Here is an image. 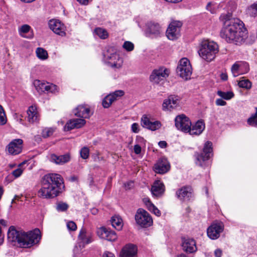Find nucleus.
I'll use <instances>...</instances> for the list:
<instances>
[{"mask_svg":"<svg viewBox=\"0 0 257 257\" xmlns=\"http://www.w3.org/2000/svg\"><path fill=\"white\" fill-rule=\"evenodd\" d=\"M36 53L37 56L41 60H46L48 56L47 51L40 47L37 48Z\"/></svg>","mask_w":257,"mask_h":257,"instance_id":"obj_35","label":"nucleus"},{"mask_svg":"<svg viewBox=\"0 0 257 257\" xmlns=\"http://www.w3.org/2000/svg\"><path fill=\"white\" fill-rule=\"evenodd\" d=\"M49 26L54 33L62 37L65 36V26L59 20H51L49 22Z\"/></svg>","mask_w":257,"mask_h":257,"instance_id":"obj_21","label":"nucleus"},{"mask_svg":"<svg viewBox=\"0 0 257 257\" xmlns=\"http://www.w3.org/2000/svg\"><path fill=\"white\" fill-rule=\"evenodd\" d=\"M170 166L167 159L162 158L158 160L154 167V170L158 174H165L170 169Z\"/></svg>","mask_w":257,"mask_h":257,"instance_id":"obj_18","label":"nucleus"},{"mask_svg":"<svg viewBox=\"0 0 257 257\" xmlns=\"http://www.w3.org/2000/svg\"><path fill=\"white\" fill-rule=\"evenodd\" d=\"M211 156H212V143L207 141L204 144L203 152L196 156V164L202 167L208 165L207 161Z\"/></svg>","mask_w":257,"mask_h":257,"instance_id":"obj_7","label":"nucleus"},{"mask_svg":"<svg viewBox=\"0 0 257 257\" xmlns=\"http://www.w3.org/2000/svg\"><path fill=\"white\" fill-rule=\"evenodd\" d=\"M247 14L251 17L257 15V3L252 4L248 8Z\"/></svg>","mask_w":257,"mask_h":257,"instance_id":"obj_38","label":"nucleus"},{"mask_svg":"<svg viewBox=\"0 0 257 257\" xmlns=\"http://www.w3.org/2000/svg\"><path fill=\"white\" fill-rule=\"evenodd\" d=\"M248 63L244 61H237L231 67V72L234 77L245 74L249 71Z\"/></svg>","mask_w":257,"mask_h":257,"instance_id":"obj_15","label":"nucleus"},{"mask_svg":"<svg viewBox=\"0 0 257 257\" xmlns=\"http://www.w3.org/2000/svg\"><path fill=\"white\" fill-rule=\"evenodd\" d=\"M176 128L184 133H188L192 124L189 118L184 114L177 116L175 119Z\"/></svg>","mask_w":257,"mask_h":257,"instance_id":"obj_12","label":"nucleus"},{"mask_svg":"<svg viewBox=\"0 0 257 257\" xmlns=\"http://www.w3.org/2000/svg\"><path fill=\"white\" fill-rule=\"evenodd\" d=\"M182 247L184 251L189 253H192L197 250L195 241L190 238L183 239Z\"/></svg>","mask_w":257,"mask_h":257,"instance_id":"obj_29","label":"nucleus"},{"mask_svg":"<svg viewBox=\"0 0 257 257\" xmlns=\"http://www.w3.org/2000/svg\"><path fill=\"white\" fill-rule=\"evenodd\" d=\"M135 219L137 223L143 227H149L153 224V219L149 213L142 208L138 209Z\"/></svg>","mask_w":257,"mask_h":257,"instance_id":"obj_9","label":"nucleus"},{"mask_svg":"<svg viewBox=\"0 0 257 257\" xmlns=\"http://www.w3.org/2000/svg\"><path fill=\"white\" fill-rule=\"evenodd\" d=\"M134 186V182L130 181L124 184V187L126 189H130Z\"/></svg>","mask_w":257,"mask_h":257,"instance_id":"obj_53","label":"nucleus"},{"mask_svg":"<svg viewBox=\"0 0 257 257\" xmlns=\"http://www.w3.org/2000/svg\"><path fill=\"white\" fill-rule=\"evenodd\" d=\"M177 257H187V256L185 254H180Z\"/></svg>","mask_w":257,"mask_h":257,"instance_id":"obj_62","label":"nucleus"},{"mask_svg":"<svg viewBox=\"0 0 257 257\" xmlns=\"http://www.w3.org/2000/svg\"><path fill=\"white\" fill-rule=\"evenodd\" d=\"M103 257H114V256L110 252H105L103 253Z\"/></svg>","mask_w":257,"mask_h":257,"instance_id":"obj_58","label":"nucleus"},{"mask_svg":"<svg viewBox=\"0 0 257 257\" xmlns=\"http://www.w3.org/2000/svg\"><path fill=\"white\" fill-rule=\"evenodd\" d=\"M78 247L77 246H75L74 249V257H76V253L75 252H76V250H78Z\"/></svg>","mask_w":257,"mask_h":257,"instance_id":"obj_61","label":"nucleus"},{"mask_svg":"<svg viewBox=\"0 0 257 257\" xmlns=\"http://www.w3.org/2000/svg\"><path fill=\"white\" fill-rule=\"evenodd\" d=\"M18 197L16 196L15 198L12 200V203H13L15 202V200L18 198Z\"/></svg>","mask_w":257,"mask_h":257,"instance_id":"obj_63","label":"nucleus"},{"mask_svg":"<svg viewBox=\"0 0 257 257\" xmlns=\"http://www.w3.org/2000/svg\"><path fill=\"white\" fill-rule=\"evenodd\" d=\"M179 96L170 95L164 100L162 104L163 110L164 111H171L179 105Z\"/></svg>","mask_w":257,"mask_h":257,"instance_id":"obj_17","label":"nucleus"},{"mask_svg":"<svg viewBox=\"0 0 257 257\" xmlns=\"http://www.w3.org/2000/svg\"><path fill=\"white\" fill-rule=\"evenodd\" d=\"M55 131V129L52 127L46 128L42 131V135L44 138H47L52 136Z\"/></svg>","mask_w":257,"mask_h":257,"instance_id":"obj_44","label":"nucleus"},{"mask_svg":"<svg viewBox=\"0 0 257 257\" xmlns=\"http://www.w3.org/2000/svg\"><path fill=\"white\" fill-rule=\"evenodd\" d=\"M134 152L136 154L139 155L141 153L142 148L139 145H135L134 146Z\"/></svg>","mask_w":257,"mask_h":257,"instance_id":"obj_51","label":"nucleus"},{"mask_svg":"<svg viewBox=\"0 0 257 257\" xmlns=\"http://www.w3.org/2000/svg\"><path fill=\"white\" fill-rule=\"evenodd\" d=\"M214 254L216 257H221L222 255V251L219 249H216L214 251Z\"/></svg>","mask_w":257,"mask_h":257,"instance_id":"obj_56","label":"nucleus"},{"mask_svg":"<svg viewBox=\"0 0 257 257\" xmlns=\"http://www.w3.org/2000/svg\"><path fill=\"white\" fill-rule=\"evenodd\" d=\"M182 26V23L179 21L172 22L169 26L166 35L170 40H173L180 36V29Z\"/></svg>","mask_w":257,"mask_h":257,"instance_id":"obj_11","label":"nucleus"},{"mask_svg":"<svg viewBox=\"0 0 257 257\" xmlns=\"http://www.w3.org/2000/svg\"><path fill=\"white\" fill-rule=\"evenodd\" d=\"M122 48L127 52H131L134 50V44L130 41H125L122 45Z\"/></svg>","mask_w":257,"mask_h":257,"instance_id":"obj_42","label":"nucleus"},{"mask_svg":"<svg viewBox=\"0 0 257 257\" xmlns=\"http://www.w3.org/2000/svg\"><path fill=\"white\" fill-rule=\"evenodd\" d=\"M104 61L110 67L119 69L122 66L123 59L112 48H109L103 54Z\"/></svg>","mask_w":257,"mask_h":257,"instance_id":"obj_6","label":"nucleus"},{"mask_svg":"<svg viewBox=\"0 0 257 257\" xmlns=\"http://www.w3.org/2000/svg\"><path fill=\"white\" fill-rule=\"evenodd\" d=\"M177 73L182 78L187 80L192 74V67L189 60L186 58H182L177 68Z\"/></svg>","mask_w":257,"mask_h":257,"instance_id":"obj_8","label":"nucleus"},{"mask_svg":"<svg viewBox=\"0 0 257 257\" xmlns=\"http://www.w3.org/2000/svg\"><path fill=\"white\" fill-rule=\"evenodd\" d=\"M123 95L124 92L120 90L110 93L103 99L102 103L103 106L104 108H108L114 101Z\"/></svg>","mask_w":257,"mask_h":257,"instance_id":"obj_20","label":"nucleus"},{"mask_svg":"<svg viewBox=\"0 0 257 257\" xmlns=\"http://www.w3.org/2000/svg\"><path fill=\"white\" fill-rule=\"evenodd\" d=\"M78 239L83 244H88L92 241V235L84 228H82L78 235Z\"/></svg>","mask_w":257,"mask_h":257,"instance_id":"obj_31","label":"nucleus"},{"mask_svg":"<svg viewBox=\"0 0 257 257\" xmlns=\"http://www.w3.org/2000/svg\"><path fill=\"white\" fill-rule=\"evenodd\" d=\"M97 212V210L96 209H94L93 211H92V213L93 214H95L96 212Z\"/></svg>","mask_w":257,"mask_h":257,"instance_id":"obj_64","label":"nucleus"},{"mask_svg":"<svg viewBox=\"0 0 257 257\" xmlns=\"http://www.w3.org/2000/svg\"><path fill=\"white\" fill-rule=\"evenodd\" d=\"M169 70L164 67L155 69L150 75V79L152 82L158 84L166 78L169 76Z\"/></svg>","mask_w":257,"mask_h":257,"instance_id":"obj_13","label":"nucleus"},{"mask_svg":"<svg viewBox=\"0 0 257 257\" xmlns=\"http://www.w3.org/2000/svg\"><path fill=\"white\" fill-rule=\"evenodd\" d=\"M23 140L20 139L12 141L8 146L9 153L13 155L20 154L22 150Z\"/></svg>","mask_w":257,"mask_h":257,"instance_id":"obj_22","label":"nucleus"},{"mask_svg":"<svg viewBox=\"0 0 257 257\" xmlns=\"http://www.w3.org/2000/svg\"><path fill=\"white\" fill-rule=\"evenodd\" d=\"M68 208V205L67 203L64 202H59L57 204L56 209L58 211H65Z\"/></svg>","mask_w":257,"mask_h":257,"instance_id":"obj_45","label":"nucleus"},{"mask_svg":"<svg viewBox=\"0 0 257 257\" xmlns=\"http://www.w3.org/2000/svg\"><path fill=\"white\" fill-rule=\"evenodd\" d=\"M220 78H221V80H222L223 81H226L228 79V76L226 73H222L220 74Z\"/></svg>","mask_w":257,"mask_h":257,"instance_id":"obj_57","label":"nucleus"},{"mask_svg":"<svg viewBox=\"0 0 257 257\" xmlns=\"http://www.w3.org/2000/svg\"><path fill=\"white\" fill-rule=\"evenodd\" d=\"M79 4L83 6L88 5L92 0H76Z\"/></svg>","mask_w":257,"mask_h":257,"instance_id":"obj_52","label":"nucleus"},{"mask_svg":"<svg viewBox=\"0 0 257 257\" xmlns=\"http://www.w3.org/2000/svg\"><path fill=\"white\" fill-rule=\"evenodd\" d=\"M247 123L250 125L257 127V108L255 113L248 118Z\"/></svg>","mask_w":257,"mask_h":257,"instance_id":"obj_39","label":"nucleus"},{"mask_svg":"<svg viewBox=\"0 0 257 257\" xmlns=\"http://www.w3.org/2000/svg\"><path fill=\"white\" fill-rule=\"evenodd\" d=\"M7 224V221L4 219H0V224L4 226H6Z\"/></svg>","mask_w":257,"mask_h":257,"instance_id":"obj_59","label":"nucleus"},{"mask_svg":"<svg viewBox=\"0 0 257 257\" xmlns=\"http://www.w3.org/2000/svg\"><path fill=\"white\" fill-rule=\"evenodd\" d=\"M27 120L31 123L37 122L39 120V115L35 106H31L27 110Z\"/></svg>","mask_w":257,"mask_h":257,"instance_id":"obj_27","label":"nucleus"},{"mask_svg":"<svg viewBox=\"0 0 257 257\" xmlns=\"http://www.w3.org/2000/svg\"><path fill=\"white\" fill-rule=\"evenodd\" d=\"M23 173V170L21 168H18L12 172V174L15 178L20 177Z\"/></svg>","mask_w":257,"mask_h":257,"instance_id":"obj_48","label":"nucleus"},{"mask_svg":"<svg viewBox=\"0 0 257 257\" xmlns=\"http://www.w3.org/2000/svg\"><path fill=\"white\" fill-rule=\"evenodd\" d=\"M67 227L71 231H74L77 229L76 224L72 221H69L67 223Z\"/></svg>","mask_w":257,"mask_h":257,"instance_id":"obj_47","label":"nucleus"},{"mask_svg":"<svg viewBox=\"0 0 257 257\" xmlns=\"http://www.w3.org/2000/svg\"><path fill=\"white\" fill-rule=\"evenodd\" d=\"M150 207H149V210L152 212L154 214H155L157 216H160L161 215V211L154 205V204H150Z\"/></svg>","mask_w":257,"mask_h":257,"instance_id":"obj_46","label":"nucleus"},{"mask_svg":"<svg viewBox=\"0 0 257 257\" xmlns=\"http://www.w3.org/2000/svg\"><path fill=\"white\" fill-rule=\"evenodd\" d=\"M8 238L10 241L17 242L21 247L30 248L39 242L41 235L38 228L26 232L18 231L11 226L8 232Z\"/></svg>","mask_w":257,"mask_h":257,"instance_id":"obj_3","label":"nucleus"},{"mask_svg":"<svg viewBox=\"0 0 257 257\" xmlns=\"http://www.w3.org/2000/svg\"><path fill=\"white\" fill-rule=\"evenodd\" d=\"M4 190L2 187H0V199H1L2 196L3 194Z\"/></svg>","mask_w":257,"mask_h":257,"instance_id":"obj_60","label":"nucleus"},{"mask_svg":"<svg viewBox=\"0 0 257 257\" xmlns=\"http://www.w3.org/2000/svg\"><path fill=\"white\" fill-rule=\"evenodd\" d=\"M216 8L215 4L212 2H209L206 7V9L213 14L216 13Z\"/></svg>","mask_w":257,"mask_h":257,"instance_id":"obj_41","label":"nucleus"},{"mask_svg":"<svg viewBox=\"0 0 257 257\" xmlns=\"http://www.w3.org/2000/svg\"><path fill=\"white\" fill-rule=\"evenodd\" d=\"M205 128V125L204 121L202 119L198 120L191 126H190L188 133L191 135L199 136L202 133Z\"/></svg>","mask_w":257,"mask_h":257,"instance_id":"obj_26","label":"nucleus"},{"mask_svg":"<svg viewBox=\"0 0 257 257\" xmlns=\"http://www.w3.org/2000/svg\"><path fill=\"white\" fill-rule=\"evenodd\" d=\"M80 154L81 157L83 159H87L89 156V150L86 147H83L80 151Z\"/></svg>","mask_w":257,"mask_h":257,"instance_id":"obj_43","label":"nucleus"},{"mask_svg":"<svg viewBox=\"0 0 257 257\" xmlns=\"http://www.w3.org/2000/svg\"><path fill=\"white\" fill-rule=\"evenodd\" d=\"M64 189L63 179L58 174H48L44 176L38 196L43 198H53L57 196Z\"/></svg>","mask_w":257,"mask_h":257,"instance_id":"obj_2","label":"nucleus"},{"mask_svg":"<svg viewBox=\"0 0 257 257\" xmlns=\"http://www.w3.org/2000/svg\"><path fill=\"white\" fill-rule=\"evenodd\" d=\"M218 52L219 48L217 43L209 40L202 41L198 50L199 56L207 62L213 60Z\"/></svg>","mask_w":257,"mask_h":257,"instance_id":"obj_5","label":"nucleus"},{"mask_svg":"<svg viewBox=\"0 0 257 257\" xmlns=\"http://www.w3.org/2000/svg\"><path fill=\"white\" fill-rule=\"evenodd\" d=\"M94 33L102 39H105L108 37L107 31L101 28H97L94 30Z\"/></svg>","mask_w":257,"mask_h":257,"instance_id":"obj_37","label":"nucleus"},{"mask_svg":"<svg viewBox=\"0 0 257 257\" xmlns=\"http://www.w3.org/2000/svg\"><path fill=\"white\" fill-rule=\"evenodd\" d=\"M111 224L113 227L117 230H120L123 226L121 218L118 216H114L112 217Z\"/></svg>","mask_w":257,"mask_h":257,"instance_id":"obj_33","label":"nucleus"},{"mask_svg":"<svg viewBox=\"0 0 257 257\" xmlns=\"http://www.w3.org/2000/svg\"><path fill=\"white\" fill-rule=\"evenodd\" d=\"M217 94L222 98L225 100H229L234 96V94L231 91L223 92L221 90H218Z\"/></svg>","mask_w":257,"mask_h":257,"instance_id":"obj_36","label":"nucleus"},{"mask_svg":"<svg viewBox=\"0 0 257 257\" xmlns=\"http://www.w3.org/2000/svg\"><path fill=\"white\" fill-rule=\"evenodd\" d=\"M215 103L217 106H224L226 104V101L221 98L217 99Z\"/></svg>","mask_w":257,"mask_h":257,"instance_id":"obj_50","label":"nucleus"},{"mask_svg":"<svg viewBox=\"0 0 257 257\" xmlns=\"http://www.w3.org/2000/svg\"><path fill=\"white\" fill-rule=\"evenodd\" d=\"M143 201L144 203L147 206L148 209H149V207H150V204H153L150 200L149 198H145L143 199Z\"/></svg>","mask_w":257,"mask_h":257,"instance_id":"obj_54","label":"nucleus"},{"mask_svg":"<svg viewBox=\"0 0 257 257\" xmlns=\"http://www.w3.org/2000/svg\"><path fill=\"white\" fill-rule=\"evenodd\" d=\"M223 26L220 37L229 43L241 44L247 37V31L243 23L239 19L231 18L229 13L222 14L219 17Z\"/></svg>","mask_w":257,"mask_h":257,"instance_id":"obj_1","label":"nucleus"},{"mask_svg":"<svg viewBox=\"0 0 257 257\" xmlns=\"http://www.w3.org/2000/svg\"><path fill=\"white\" fill-rule=\"evenodd\" d=\"M138 252L137 246L133 244L125 245L120 252L121 257H137Z\"/></svg>","mask_w":257,"mask_h":257,"instance_id":"obj_24","label":"nucleus"},{"mask_svg":"<svg viewBox=\"0 0 257 257\" xmlns=\"http://www.w3.org/2000/svg\"><path fill=\"white\" fill-rule=\"evenodd\" d=\"M48 158L51 162L57 165H62L70 161L71 156L68 153L59 156L55 154H51Z\"/></svg>","mask_w":257,"mask_h":257,"instance_id":"obj_23","label":"nucleus"},{"mask_svg":"<svg viewBox=\"0 0 257 257\" xmlns=\"http://www.w3.org/2000/svg\"><path fill=\"white\" fill-rule=\"evenodd\" d=\"M73 113L75 116L83 118H73L68 120L64 127L65 131L82 127L86 123L83 118H89L91 115L89 107L86 105H78L73 110Z\"/></svg>","mask_w":257,"mask_h":257,"instance_id":"obj_4","label":"nucleus"},{"mask_svg":"<svg viewBox=\"0 0 257 257\" xmlns=\"http://www.w3.org/2000/svg\"><path fill=\"white\" fill-rule=\"evenodd\" d=\"M165 191V186L160 181H156L151 188V192L153 196L159 197L162 195Z\"/></svg>","mask_w":257,"mask_h":257,"instance_id":"obj_28","label":"nucleus"},{"mask_svg":"<svg viewBox=\"0 0 257 257\" xmlns=\"http://www.w3.org/2000/svg\"><path fill=\"white\" fill-rule=\"evenodd\" d=\"M141 124L143 127L152 131L159 130L162 126V124L160 121H153L146 115H143L141 118Z\"/></svg>","mask_w":257,"mask_h":257,"instance_id":"obj_16","label":"nucleus"},{"mask_svg":"<svg viewBox=\"0 0 257 257\" xmlns=\"http://www.w3.org/2000/svg\"><path fill=\"white\" fill-rule=\"evenodd\" d=\"M224 225L222 222H213L207 229L208 236L211 239H216L223 230Z\"/></svg>","mask_w":257,"mask_h":257,"instance_id":"obj_14","label":"nucleus"},{"mask_svg":"<svg viewBox=\"0 0 257 257\" xmlns=\"http://www.w3.org/2000/svg\"><path fill=\"white\" fill-rule=\"evenodd\" d=\"M7 117L3 107L0 105V125H4L7 122Z\"/></svg>","mask_w":257,"mask_h":257,"instance_id":"obj_40","label":"nucleus"},{"mask_svg":"<svg viewBox=\"0 0 257 257\" xmlns=\"http://www.w3.org/2000/svg\"><path fill=\"white\" fill-rule=\"evenodd\" d=\"M176 195L181 200H189L192 196V189L189 186H184L178 189Z\"/></svg>","mask_w":257,"mask_h":257,"instance_id":"obj_25","label":"nucleus"},{"mask_svg":"<svg viewBox=\"0 0 257 257\" xmlns=\"http://www.w3.org/2000/svg\"><path fill=\"white\" fill-rule=\"evenodd\" d=\"M159 147L161 148H165L167 147V144L165 141H160L158 143Z\"/></svg>","mask_w":257,"mask_h":257,"instance_id":"obj_55","label":"nucleus"},{"mask_svg":"<svg viewBox=\"0 0 257 257\" xmlns=\"http://www.w3.org/2000/svg\"><path fill=\"white\" fill-rule=\"evenodd\" d=\"M132 131L133 133H139V125L137 123H134L132 124L131 126Z\"/></svg>","mask_w":257,"mask_h":257,"instance_id":"obj_49","label":"nucleus"},{"mask_svg":"<svg viewBox=\"0 0 257 257\" xmlns=\"http://www.w3.org/2000/svg\"><path fill=\"white\" fill-rule=\"evenodd\" d=\"M238 85L239 87L249 89L251 87V82L247 79L242 77L241 80L238 82Z\"/></svg>","mask_w":257,"mask_h":257,"instance_id":"obj_34","label":"nucleus"},{"mask_svg":"<svg viewBox=\"0 0 257 257\" xmlns=\"http://www.w3.org/2000/svg\"><path fill=\"white\" fill-rule=\"evenodd\" d=\"M31 29V28L29 25L27 24L23 25L19 28L18 31L19 35L23 37L29 39L32 38L33 37V34L29 35L28 36H25V34L28 33Z\"/></svg>","mask_w":257,"mask_h":257,"instance_id":"obj_32","label":"nucleus"},{"mask_svg":"<svg viewBox=\"0 0 257 257\" xmlns=\"http://www.w3.org/2000/svg\"><path fill=\"white\" fill-rule=\"evenodd\" d=\"M98 235L102 239L110 241H114L117 239V235L114 231L104 227L99 228L97 230Z\"/></svg>","mask_w":257,"mask_h":257,"instance_id":"obj_19","label":"nucleus"},{"mask_svg":"<svg viewBox=\"0 0 257 257\" xmlns=\"http://www.w3.org/2000/svg\"><path fill=\"white\" fill-rule=\"evenodd\" d=\"M161 27L158 23L150 22L147 25V33L154 35L158 36L161 32Z\"/></svg>","mask_w":257,"mask_h":257,"instance_id":"obj_30","label":"nucleus"},{"mask_svg":"<svg viewBox=\"0 0 257 257\" xmlns=\"http://www.w3.org/2000/svg\"><path fill=\"white\" fill-rule=\"evenodd\" d=\"M34 85L39 93L43 92L55 93L57 91V87L48 82H43L39 80H36L34 82Z\"/></svg>","mask_w":257,"mask_h":257,"instance_id":"obj_10","label":"nucleus"}]
</instances>
